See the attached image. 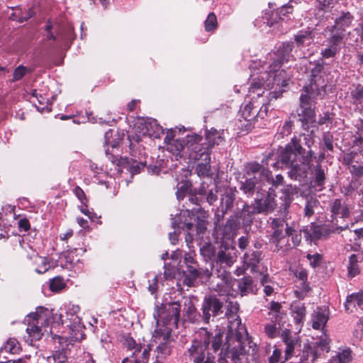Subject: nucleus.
<instances>
[{"mask_svg": "<svg viewBox=\"0 0 363 363\" xmlns=\"http://www.w3.org/2000/svg\"><path fill=\"white\" fill-rule=\"evenodd\" d=\"M313 138L309 134L301 133L294 135L284 147L279 146L277 153V162L273 167L289 169L288 176L294 180L301 181L306 176L304 167H310L315 152L311 150L314 144Z\"/></svg>", "mask_w": 363, "mask_h": 363, "instance_id": "nucleus-1", "label": "nucleus"}, {"mask_svg": "<svg viewBox=\"0 0 363 363\" xmlns=\"http://www.w3.org/2000/svg\"><path fill=\"white\" fill-rule=\"evenodd\" d=\"M224 332L216 328L208 330L201 328L188 349V356L193 363H215L216 354L223 343Z\"/></svg>", "mask_w": 363, "mask_h": 363, "instance_id": "nucleus-2", "label": "nucleus"}, {"mask_svg": "<svg viewBox=\"0 0 363 363\" xmlns=\"http://www.w3.org/2000/svg\"><path fill=\"white\" fill-rule=\"evenodd\" d=\"M354 19L350 12H343L335 19V24L329 29V36L326 38L327 48L321 51L323 58L334 57L342 48L344 39L346 37V28L350 26Z\"/></svg>", "mask_w": 363, "mask_h": 363, "instance_id": "nucleus-3", "label": "nucleus"}, {"mask_svg": "<svg viewBox=\"0 0 363 363\" xmlns=\"http://www.w3.org/2000/svg\"><path fill=\"white\" fill-rule=\"evenodd\" d=\"M235 251V247H228L227 244L222 242L220 249L212 263L211 269L217 277L220 279L222 284L226 286H228L232 281L229 269L236 262Z\"/></svg>", "mask_w": 363, "mask_h": 363, "instance_id": "nucleus-4", "label": "nucleus"}, {"mask_svg": "<svg viewBox=\"0 0 363 363\" xmlns=\"http://www.w3.org/2000/svg\"><path fill=\"white\" fill-rule=\"evenodd\" d=\"M224 356L230 359L232 363H245L246 362V350L245 343L243 341V335L240 331H235L228 333L226 342L223 345ZM222 349L221 352H223Z\"/></svg>", "mask_w": 363, "mask_h": 363, "instance_id": "nucleus-5", "label": "nucleus"}, {"mask_svg": "<svg viewBox=\"0 0 363 363\" xmlns=\"http://www.w3.org/2000/svg\"><path fill=\"white\" fill-rule=\"evenodd\" d=\"M182 304L180 301H173L156 306V313L154 314L157 323H162L166 328L168 325H177L180 319Z\"/></svg>", "mask_w": 363, "mask_h": 363, "instance_id": "nucleus-6", "label": "nucleus"}, {"mask_svg": "<svg viewBox=\"0 0 363 363\" xmlns=\"http://www.w3.org/2000/svg\"><path fill=\"white\" fill-rule=\"evenodd\" d=\"M186 270L184 272L186 274L184 279V284L187 286H192L194 281L199 279L210 278L212 272L208 269H203L199 267V264L191 253H186L184 258Z\"/></svg>", "mask_w": 363, "mask_h": 363, "instance_id": "nucleus-7", "label": "nucleus"}, {"mask_svg": "<svg viewBox=\"0 0 363 363\" xmlns=\"http://www.w3.org/2000/svg\"><path fill=\"white\" fill-rule=\"evenodd\" d=\"M317 96L309 94H301L297 114L304 128L315 121V99Z\"/></svg>", "mask_w": 363, "mask_h": 363, "instance_id": "nucleus-8", "label": "nucleus"}, {"mask_svg": "<svg viewBox=\"0 0 363 363\" xmlns=\"http://www.w3.org/2000/svg\"><path fill=\"white\" fill-rule=\"evenodd\" d=\"M223 301L216 295H209L204 297L202 306V320L209 323L211 317H216L223 313Z\"/></svg>", "mask_w": 363, "mask_h": 363, "instance_id": "nucleus-9", "label": "nucleus"}, {"mask_svg": "<svg viewBox=\"0 0 363 363\" xmlns=\"http://www.w3.org/2000/svg\"><path fill=\"white\" fill-rule=\"evenodd\" d=\"M324 69L323 65L317 63L311 69L309 75V83L303 86L306 93L314 96H318L320 93V88L324 87V80L321 73Z\"/></svg>", "mask_w": 363, "mask_h": 363, "instance_id": "nucleus-10", "label": "nucleus"}, {"mask_svg": "<svg viewBox=\"0 0 363 363\" xmlns=\"http://www.w3.org/2000/svg\"><path fill=\"white\" fill-rule=\"evenodd\" d=\"M295 48L294 43L291 41H286L281 43L275 52L276 57L273 62L270 65L271 71L277 72L284 62L290 60H295L292 51Z\"/></svg>", "mask_w": 363, "mask_h": 363, "instance_id": "nucleus-11", "label": "nucleus"}, {"mask_svg": "<svg viewBox=\"0 0 363 363\" xmlns=\"http://www.w3.org/2000/svg\"><path fill=\"white\" fill-rule=\"evenodd\" d=\"M328 209L332 222L344 225L345 220L350 216L348 204L341 199H335L330 201Z\"/></svg>", "mask_w": 363, "mask_h": 363, "instance_id": "nucleus-12", "label": "nucleus"}, {"mask_svg": "<svg viewBox=\"0 0 363 363\" xmlns=\"http://www.w3.org/2000/svg\"><path fill=\"white\" fill-rule=\"evenodd\" d=\"M235 191L233 189H229L221 194L220 206L218 207L215 214V218L216 219V225L223 220L225 215L233 208L236 198Z\"/></svg>", "mask_w": 363, "mask_h": 363, "instance_id": "nucleus-13", "label": "nucleus"}, {"mask_svg": "<svg viewBox=\"0 0 363 363\" xmlns=\"http://www.w3.org/2000/svg\"><path fill=\"white\" fill-rule=\"evenodd\" d=\"M282 342L286 345L284 350V359L281 363H285L291 359L295 354V348L300 346V340L295 334H292L291 331L288 329L282 330L280 335Z\"/></svg>", "mask_w": 363, "mask_h": 363, "instance_id": "nucleus-14", "label": "nucleus"}, {"mask_svg": "<svg viewBox=\"0 0 363 363\" xmlns=\"http://www.w3.org/2000/svg\"><path fill=\"white\" fill-rule=\"evenodd\" d=\"M172 330L167 327L162 328H156L153 333V337L162 340V342L157 347V359L165 358L170 354L171 347L168 344L171 335Z\"/></svg>", "mask_w": 363, "mask_h": 363, "instance_id": "nucleus-15", "label": "nucleus"}, {"mask_svg": "<svg viewBox=\"0 0 363 363\" xmlns=\"http://www.w3.org/2000/svg\"><path fill=\"white\" fill-rule=\"evenodd\" d=\"M203 137L198 134L188 135L184 145L189 151V157L194 160H199L204 154Z\"/></svg>", "mask_w": 363, "mask_h": 363, "instance_id": "nucleus-16", "label": "nucleus"}, {"mask_svg": "<svg viewBox=\"0 0 363 363\" xmlns=\"http://www.w3.org/2000/svg\"><path fill=\"white\" fill-rule=\"evenodd\" d=\"M30 318L32 319L28 322L26 332L28 334L30 342L38 341L43 335L44 331L43 330L42 325L45 320L37 313L30 315L29 319Z\"/></svg>", "mask_w": 363, "mask_h": 363, "instance_id": "nucleus-17", "label": "nucleus"}, {"mask_svg": "<svg viewBox=\"0 0 363 363\" xmlns=\"http://www.w3.org/2000/svg\"><path fill=\"white\" fill-rule=\"evenodd\" d=\"M252 204L259 214L272 213L274 211L276 207L274 195H272V194L269 191L261 198L255 199Z\"/></svg>", "mask_w": 363, "mask_h": 363, "instance_id": "nucleus-18", "label": "nucleus"}, {"mask_svg": "<svg viewBox=\"0 0 363 363\" xmlns=\"http://www.w3.org/2000/svg\"><path fill=\"white\" fill-rule=\"evenodd\" d=\"M259 214L254 205L245 203L240 210H238L235 213V218L242 221L244 226H251L255 215Z\"/></svg>", "mask_w": 363, "mask_h": 363, "instance_id": "nucleus-19", "label": "nucleus"}, {"mask_svg": "<svg viewBox=\"0 0 363 363\" xmlns=\"http://www.w3.org/2000/svg\"><path fill=\"white\" fill-rule=\"evenodd\" d=\"M224 141L221 134L214 128L205 132V139L203 140L204 153L211 155L215 145H219Z\"/></svg>", "mask_w": 363, "mask_h": 363, "instance_id": "nucleus-20", "label": "nucleus"}, {"mask_svg": "<svg viewBox=\"0 0 363 363\" xmlns=\"http://www.w3.org/2000/svg\"><path fill=\"white\" fill-rule=\"evenodd\" d=\"M348 227L347 224H340L328 220L325 223L318 229L314 230V233L318 238L322 237L328 238L332 233H340Z\"/></svg>", "mask_w": 363, "mask_h": 363, "instance_id": "nucleus-21", "label": "nucleus"}, {"mask_svg": "<svg viewBox=\"0 0 363 363\" xmlns=\"http://www.w3.org/2000/svg\"><path fill=\"white\" fill-rule=\"evenodd\" d=\"M315 33L311 28L302 29L294 35V45L298 49L308 47L313 43Z\"/></svg>", "mask_w": 363, "mask_h": 363, "instance_id": "nucleus-22", "label": "nucleus"}, {"mask_svg": "<svg viewBox=\"0 0 363 363\" xmlns=\"http://www.w3.org/2000/svg\"><path fill=\"white\" fill-rule=\"evenodd\" d=\"M246 174L248 177H257L258 179L263 182H269L271 179V171L257 162L248 164Z\"/></svg>", "mask_w": 363, "mask_h": 363, "instance_id": "nucleus-23", "label": "nucleus"}, {"mask_svg": "<svg viewBox=\"0 0 363 363\" xmlns=\"http://www.w3.org/2000/svg\"><path fill=\"white\" fill-rule=\"evenodd\" d=\"M262 259L263 253L262 250L250 249L243 256L244 267L255 272Z\"/></svg>", "mask_w": 363, "mask_h": 363, "instance_id": "nucleus-24", "label": "nucleus"}, {"mask_svg": "<svg viewBox=\"0 0 363 363\" xmlns=\"http://www.w3.org/2000/svg\"><path fill=\"white\" fill-rule=\"evenodd\" d=\"M234 284L237 286L238 291L242 296L255 293L254 280L250 275L235 279Z\"/></svg>", "mask_w": 363, "mask_h": 363, "instance_id": "nucleus-25", "label": "nucleus"}, {"mask_svg": "<svg viewBox=\"0 0 363 363\" xmlns=\"http://www.w3.org/2000/svg\"><path fill=\"white\" fill-rule=\"evenodd\" d=\"M269 242L274 246V252L277 253L286 252L292 249L289 238L286 235L269 238Z\"/></svg>", "mask_w": 363, "mask_h": 363, "instance_id": "nucleus-26", "label": "nucleus"}, {"mask_svg": "<svg viewBox=\"0 0 363 363\" xmlns=\"http://www.w3.org/2000/svg\"><path fill=\"white\" fill-rule=\"evenodd\" d=\"M199 160L203 162L199 163L196 167V172L200 177H208L212 176L211 172V155L208 153L202 154Z\"/></svg>", "mask_w": 363, "mask_h": 363, "instance_id": "nucleus-27", "label": "nucleus"}, {"mask_svg": "<svg viewBox=\"0 0 363 363\" xmlns=\"http://www.w3.org/2000/svg\"><path fill=\"white\" fill-rule=\"evenodd\" d=\"M271 222L269 223V227L271 228L272 232L270 234V238L279 237L284 234V226H285V220L281 218H270Z\"/></svg>", "mask_w": 363, "mask_h": 363, "instance_id": "nucleus-28", "label": "nucleus"}, {"mask_svg": "<svg viewBox=\"0 0 363 363\" xmlns=\"http://www.w3.org/2000/svg\"><path fill=\"white\" fill-rule=\"evenodd\" d=\"M311 172L313 175V182L314 183V186L319 187L320 190H321L324 186L326 179L324 168L318 164L314 167Z\"/></svg>", "mask_w": 363, "mask_h": 363, "instance_id": "nucleus-29", "label": "nucleus"}, {"mask_svg": "<svg viewBox=\"0 0 363 363\" xmlns=\"http://www.w3.org/2000/svg\"><path fill=\"white\" fill-rule=\"evenodd\" d=\"M356 303L357 305L363 310V291L361 290L357 293H352L346 298L344 306L346 311H349L351 304Z\"/></svg>", "mask_w": 363, "mask_h": 363, "instance_id": "nucleus-30", "label": "nucleus"}, {"mask_svg": "<svg viewBox=\"0 0 363 363\" xmlns=\"http://www.w3.org/2000/svg\"><path fill=\"white\" fill-rule=\"evenodd\" d=\"M294 323L296 325H301L306 316V309L304 303H296L292 308Z\"/></svg>", "mask_w": 363, "mask_h": 363, "instance_id": "nucleus-31", "label": "nucleus"}, {"mask_svg": "<svg viewBox=\"0 0 363 363\" xmlns=\"http://www.w3.org/2000/svg\"><path fill=\"white\" fill-rule=\"evenodd\" d=\"M259 182L262 181L258 179L257 177H250L247 178L245 182H241L240 189L244 194L252 195L255 192L257 184H258Z\"/></svg>", "mask_w": 363, "mask_h": 363, "instance_id": "nucleus-32", "label": "nucleus"}, {"mask_svg": "<svg viewBox=\"0 0 363 363\" xmlns=\"http://www.w3.org/2000/svg\"><path fill=\"white\" fill-rule=\"evenodd\" d=\"M240 115L242 119H246L248 121H255L257 117V107L255 108L252 102H248L241 107Z\"/></svg>", "mask_w": 363, "mask_h": 363, "instance_id": "nucleus-33", "label": "nucleus"}, {"mask_svg": "<svg viewBox=\"0 0 363 363\" xmlns=\"http://www.w3.org/2000/svg\"><path fill=\"white\" fill-rule=\"evenodd\" d=\"M328 320V317L325 312L322 309H318L313 314L312 326L314 329L318 330L326 324Z\"/></svg>", "mask_w": 363, "mask_h": 363, "instance_id": "nucleus-34", "label": "nucleus"}, {"mask_svg": "<svg viewBox=\"0 0 363 363\" xmlns=\"http://www.w3.org/2000/svg\"><path fill=\"white\" fill-rule=\"evenodd\" d=\"M34 263L36 265L35 270L38 274H44L50 268V263L45 257L36 255L34 258Z\"/></svg>", "mask_w": 363, "mask_h": 363, "instance_id": "nucleus-35", "label": "nucleus"}, {"mask_svg": "<svg viewBox=\"0 0 363 363\" xmlns=\"http://www.w3.org/2000/svg\"><path fill=\"white\" fill-rule=\"evenodd\" d=\"M198 212L201 214V216H197L196 229L197 234L200 235L203 234L207 229L208 221L206 218L208 215L207 213L201 208H199Z\"/></svg>", "mask_w": 363, "mask_h": 363, "instance_id": "nucleus-36", "label": "nucleus"}, {"mask_svg": "<svg viewBox=\"0 0 363 363\" xmlns=\"http://www.w3.org/2000/svg\"><path fill=\"white\" fill-rule=\"evenodd\" d=\"M186 316L187 320L192 323H199L200 320H202V315L198 312L191 301L189 302L188 307L186 309Z\"/></svg>", "mask_w": 363, "mask_h": 363, "instance_id": "nucleus-37", "label": "nucleus"}, {"mask_svg": "<svg viewBox=\"0 0 363 363\" xmlns=\"http://www.w3.org/2000/svg\"><path fill=\"white\" fill-rule=\"evenodd\" d=\"M279 328L280 324L279 321H272L271 323L264 325V332L268 338L274 339L279 335Z\"/></svg>", "mask_w": 363, "mask_h": 363, "instance_id": "nucleus-38", "label": "nucleus"}, {"mask_svg": "<svg viewBox=\"0 0 363 363\" xmlns=\"http://www.w3.org/2000/svg\"><path fill=\"white\" fill-rule=\"evenodd\" d=\"M21 349V345L17 339L11 337L6 341L4 347H1V352L5 351L11 354H18Z\"/></svg>", "mask_w": 363, "mask_h": 363, "instance_id": "nucleus-39", "label": "nucleus"}, {"mask_svg": "<svg viewBox=\"0 0 363 363\" xmlns=\"http://www.w3.org/2000/svg\"><path fill=\"white\" fill-rule=\"evenodd\" d=\"M359 154L356 151H350L343 155L342 157V164L349 167L354 164L360 163Z\"/></svg>", "mask_w": 363, "mask_h": 363, "instance_id": "nucleus-40", "label": "nucleus"}, {"mask_svg": "<svg viewBox=\"0 0 363 363\" xmlns=\"http://www.w3.org/2000/svg\"><path fill=\"white\" fill-rule=\"evenodd\" d=\"M352 359L350 348L342 350L333 357V363H349Z\"/></svg>", "mask_w": 363, "mask_h": 363, "instance_id": "nucleus-41", "label": "nucleus"}, {"mask_svg": "<svg viewBox=\"0 0 363 363\" xmlns=\"http://www.w3.org/2000/svg\"><path fill=\"white\" fill-rule=\"evenodd\" d=\"M66 287V283L62 276H57L50 279L49 288L52 292H60Z\"/></svg>", "mask_w": 363, "mask_h": 363, "instance_id": "nucleus-42", "label": "nucleus"}, {"mask_svg": "<svg viewBox=\"0 0 363 363\" xmlns=\"http://www.w3.org/2000/svg\"><path fill=\"white\" fill-rule=\"evenodd\" d=\"M348 275L350 277H354L359 274L358 266V257L355 254H352L349 257V264L347 267Z\"/></svg>", "mask_w": 363, "mask_h": 363, "instance_id": "nucleus-43", "label": "nucleus"}, {"mask_svg": "<svg viewBox=\"0 0 363 363\" xmlns=\"http://www.w3.org/2000/svg\"><path fill=\"white\" fill-rule=\"evenodd\" d=\"M192 189L191 183L188 181L181 182V185L177 188L176 192L177 198L178 200H182L186 195H189Z\"/></svg>", "mask_w": 363, "mask_h": 363, "instance_id": "nucleus-44", "label": "nucleus"}, {"mask_svg": "<svg viewBox=\"0 0 363 363\" xmlns=\"http://www.w3.org/2000/svg\"><path fill=\"white\" fill-rule=\"evenodd\" d=\"M319 205L318 199L311 197L306 199V205L303 209L305 217L310 218L314 214V210Z\"/></svg>", "mask_w": 363, "mask_h": 363, "instance_id": "nucleus-45", "label": "nucleus"}, {"mask_svg": "<svg viewBox=\"0 0 363 363\" xmlns=\"http://www.w3.org/2000/svg\"><path fill=\"white\" fill-rule=\"evenodd\" d=\"M200 253L206 260H211L216 257V248L211 243L206 242L201 247Z\"/></svg>", "mask_w": 363, "mask_h": 363, "instance_id": "nucleus-46", "label": "nucleus"}, {"mask_svg": "<svg viewBox=\"0 0 363 363\" xmlns=\"http://www.w3.org/2000/svg\"><path fill=\"white\" fill-rule=\"evenodd\" d=\"M218 26L217 17L213 12L208 13L206 21H204V28L207 32L215 31Z\"/></svg>", "mask_w": 363, "mask_h": 363, "instance_id": "nucleus-47", "label": "nucleus"}, {"mask_svg": "<svg viewBox=\"0 0 363 363\" xmlns=\"http://www.w3.org/2000/svg\"><path fill=\"white\" fill-rule=\"evenodd\" d=\"M184 147V140L177 139L167 146V150L177 156L181 155Z\"/></svg>", "mask_w": 363, "mask_h": 363, "instance_id": "nucleus-48", "label": "nucleus"}, {"mask_svg": "<svg viewBox=\"0 0 363 363\" xmlns=\"http://www.w3.org/2000/svg\"><path fill=\"white\" fill-rule=\"evenodd\" d=\"M351 97L354 104L361 105L363 107V85L357 84L351 91Z\"/></svg>", "mask_w": 363, "mask_h": 363, "instance_id": "nucleus-49", "label": "nucleus"}, {"mask_svg": "<svg viewBox=\"0 0 363 363\" xmlns=\"http://www.w3.org/2000/svg\"><path fill=\"white\" fill-rule=\"evenodd\" d=\"M283 194V199L286 204L289 205L294 199V195L297 193L296 189L291 184L284 186L281 189Z\"/></svg>", "mask_w": 363, "mask_h": 363, "instance_id": "nucleus-50", "label": "nucleus"}, {"mask_svg": "<svg viewBox=\"0 0 363 363\" xmlns=\"http://www.w3.org/2000/svg\"><path fill=\"white\" fill-rule=\"evenodd\" d=\"M281 304L277 301H272L270 303L269 310L268 315L271 316L272 319H275V322H278V318L280 316V310L281 309Z\"/></svg>", "mask_w": 363, "mask_h": 363, "instance_id": "nucleus-51", "label": "nucleus"}, {"mask_svg": "<svg viewBox=\"0 0 363 363\" xmlns=\"http://www.w3.org/2000/svg\"><path fill=\"white\" fill-rule=\"evenodd\" d=\"M54 363H69L67 352L64 349L57 350L52 355Z\"/></svg>", "mask_w": 363, "mask_h": 363, "instance_id": "nucleus-52", "label": "nucleus"}, {"mask_svg": "<svg viewBox=\"0 0 363 363\" xmlns=\"http://www.w3.org/2000/svg\"><path fill=\"white\" fill-rule=\"evenodd\" d=\"M28 72V69L23 65L18 66L13 73V81L16 82L21 80Z\"/></svg>", "mask_w": 363, "mask_h": 363, "instance_id": "nucleus-53", "label": "nucleus"}, {"mask_svg": "<svg viewBox=\"0 0 363 363\" xmlns=\"http://www.w3.org/2000/svg\"><path fill=\"white\" fill-rule=\"evenodd\" d=\"M73 192L74 195L77 196V198L80 201V202L86 207H87V203L89 201V199L86 197L83 189L80 186H77L74 189Z\"/></svg>", "mask_w": 363, "mask_h": 363, "instance_id": "nucleus-54", "label": "nucleus"}, {"mask_svg": "<svg viewBox=\"0 0 363 363\" xmlns=\"http://www.w3.org/2000/svg\"><path fill=\"white\" fill-rule=\"evenodd\" d=\"M350 173L357 178H360L363 176V165L359 164H354L347 167Z\"/></svg>", "mask_w": 363, "mask_h": 363, "instance_id": "nucleus-55", "label": "nucleus"}, {"mask_svg": "<svg viewBox=\"0 0 363 363\" xmlns=\"http://www.w3.org/2000/svg\"><path fill=\"white\" fill-rule=\"evenodd\" d=\"M254 121H248L247 120L242 119L241 118L239 120V124L238 126L242 131L249 132L254 127Z\"/></svg>", "mask_w": 363, "mask_h": 363, "instance_id": "nucleus-56", "label": "nucleus"}, {"mask_svg": "<svg viewBox=\"0 0 363 363\" xmlns=\"http://www.w3.org/2000/svg\"><path fill=\"white\" fill-rule=\"evenodd\" d=\"M323 141L328 150L333 151V135L330 133L328 132L323 134Z\"/></svg>", "mask_w": 363, "mask_h": 363, "instance_id": "nucleus-57", "label": "nucleus"}, {"mask_svg": "<svg viewBox=\"0 0 363 363\" xmlns=\"http://www.w3.org/2000/svg\"><path fill=\"white\" fill-rule=\"evenodd\" d=\"M306 257L310 261V264L313 268L318 267L322 259V255L318 253L314 255L308 254Z\"/></svg>", "mask_w": 363, "mask_h": 363, "instance_id": "nucleus-58", "label": "nucleus"}, {"mask_svg": "<svg viewBox=\"0 0 363 363\" xmlns=\"http://www.w3.org/2000/svg\"><path fill=\"white\" fill-rule=\"evenodd\" d=\"M197 195L196 189H194L189 195V201L193 204L200 206L203 202H204V198L201 196H198Z\"/></svg>", "mask_w": 363, "mask_h": 363, "instance_id": "nucleus-59", "label": "nucleus"}, {"mask_svg": "<svg viewBox=\"0 0 363 363\" xmlns=\"http://www.w3.org/2000/svg\"><path fill=\"white\" fill-rule=\"evenodd\" d=\"M218 187H216L215 191L211 189L208 191L206 195V201L209 205H213V203L218 200Z\"/></svg>", "mask_w": 363, "mask_h": 363, "instance_id": "nucleus-60", "label": "nucleus"}, {"mask_svg": "<svg viewBox=\"0 0 363 363\" xmlns=\"http://www.w3.org/2000/svg\"><path fill=\"white\" fill-rule=\"evenodd\" d=\"M293 12V6L291 4H286L281 6L277 12L276 15L279 16V19H282V16H286L288 13Z\"/></svg>", "mask_w": 363, "mask_h": 363, "instance_id": "nucleus-61", "label": "nucleus"}, {"mask_svg": "<svg viewBox=\"0 0 363 363\" xmlns=\"http://www.w3.org/2000/svg\"><path fill=\"white\" fill-rule=\"evenodd\" d=\"M146 167V162H135L130 167V173L133 174H139L142 169Z\"/></svg>", "mask_w": 363, "mask_h": 363, "instance_id": "nucleus-62", "label": "nucleus"}, {"mask_svg": "<svg viewBox=\"0 0 363 363\" xmlns=\"http://www.w3.org/2000/svg\"><path fill=\"white\" fill-rule=\"evenodd\" d=\"M18 227L20 231L27 232L30 228V221L26 218H23L18 220Z\"/></svg>", "mask_w": 363, "mask_h": 363, "instance_id": "nucleus-63", "label": "nucleus"}, {"mask_svg": "<svg viewBox=\"0 0 363 363\" xmlns=\"http://www.w3.org/2000/svg\"><path fill=\"white\" fill-rule=\"evenodd\" d=\"M21 18H23V11L20 7L15 8V11L13 12L9 17L12 21L23 23Z\"/></svg>", "mask_w": 363, "mask_h": 363, "instance_id": "nucleus-64", "label": "nucleus"}]
</instances>
